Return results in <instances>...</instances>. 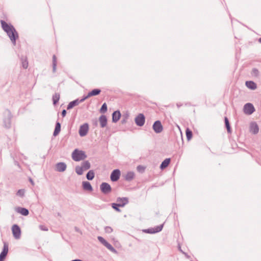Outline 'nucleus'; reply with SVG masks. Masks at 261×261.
<instances>
[{
    "instance_id": "1",
    "label": "nucleus",
    "mask_w": 261,
    "mask_h": 261,
    "mask_svg": "<svg viewBox=\"0 0 261 261\" xmlns=\"http://www.w3.org/2000/svg\"><path fill=\"white\" fill-rule=\"evenodd\" d=\"M0 22L3 31L6 33L12 44L15 45L16 40L18 38L19 36L14 27L11 23H8L4 20H1Z\"/></svg>"
},
{
    "instance_id": "2",
    "label": "nucleus",
    "mask_w": 261,
    "mask_h": 261,
    "mask_svg": "<svg viewBox=\"0 0 261 261\" xmlns=\"http://www.w3.org/2000/svg\"><path fill=\"white\" fill-rule=\"evenodd\" d=\"M87 157L85 152L75 149L72 153V159L75 162H80L84 160Z\"/></svg>"
},
{
    "instance_id": "3",
    "label": "nucleus",
    "mask_w": 261,
    "mask_h": 261,
    "mask_svg": "<svg viewBox=\"0 0 261 261\" xmlns=\"http://www.w3.org/2000/svg\"><path fill=\"white\" fill-rule=\"evenodd\" d=\"M100 190L102 194L107 195L112 192V189L110 184L103 182L100 185Z\"/></svg>"
},
{
    "instance_id": "4",
    "label": "nucleus",
    "mask_w": 261,
    "mask_h": 261,
    "mask_svg": "<svg viewBox=\"0 0 261 261\" xmlns=\"http://www.w3.org/2000/svg\"><path fill=\"white\" fill-rule=\"evenodd\" d=\"M145 122V116L142 113L139 114L135 118V122L138 126L144 125Z\"/></svg>"
},
{
    "instance_id": "5",
    "label": "nucleus",
    "mask_w": 261,
    "mask_h": 261,
    "mask_svg": "<svg viewBox=\"0 0 261 261\" xmlns=\"http://www.w3.org/2000/svg\"><path fill=\"white\" fill-rule=\"evenodd\" d=\"M8 115L3 119L4 126L6 128H10L11 126V119L13 116L10 111H8Z\"/></svg>"
},
{
    "instance_id": "6",
    "label": "nucleus",
    "mask_w": 261,
    "mask_h": 261,
    "mask_svg": "<svg viewBox=\"0 0 261 261\" xmlns=\"http://www.w3.org/2000/svg\"><path fill=\"white\" fill-rule=\"evenodd\" d=\"M12 232L13 237L16 239H19L21 236V229L17 224H14L12 227Z\"/></svg>"
},
{
    "instance_id": "7",
    "label": "nucleus",
    "mask_w": 261,
    "mask_h": 261,
    "mask_svg": "<svg viewBox=\"0 0 261 261\" xmlns=\"http://www.w3.org/2000/svg\"><path fill=\"white\" fill-rule=\"evenodd\" d=\"M89 129V124L88 123H85L81 125L80 127L79 133L81 137H84L88 133Z\"/></svg>"
},
{
    "instance_id": "8",
    "label": "nucleus",
    "mask_w": 261,
    "mask_h": 261,
    "mask_svg": "<svg viewBox=\"0 0 261 261\" xmlns=\"http://www.w3.org/2000/svg\"><path fill=\"white\" fill-rule=\"evenodd\" d=\"M9 251L8 244L4 242L3 250L0 254V261H4Z\"/></svg>"
},
{
    "instance_id": "9",
    "label": "nucleus",
    "mask_w": 261,
    "mask_h": 261,
    "mask_svg": "<svg viewBox=\"0 0 261 261\" xmlns=\"http://www.w3.org/2000/svg\"><path fill=\"white\" fill-rule=\"evenodd\" d=\"M121 172L119 169H114L110 175L111 180L113 182L117 181L120 178Z\"/></svg>"
},
{
    "instance_id": "10",
    "label": "nucleus",
    "mask_w": 261,
    "mask_h": 261,
    "mask_svg": "<svg viewBox=\"0 0 261 261\" xmlns=\"http://www.w3.org/2000/svg\"><path fill=\"white\" fill-rule=\"evenodd\" d=\"M152 129H153L154 132L156 134L161 133L163 130V126L162 124L161 121H155L153 124Z\"/></svg>"
},
{
    "instance_id": "11",
    "label": "nucleus",
    "mask_w": 261,
    "mask_h": 261,
    "mask_svg": "<svg viewBox=\"0 0 261 261\" xmlns=\"http://www.w3.org/2000/svg\"><path fill=\"white\" fill-rule=\"evenodd\" d=\"M164 224L158 225L154 228L145 229L143 231L147 233H155L160 232L163 228Z\"/></svg>"
},
{
    "instance_id": "12",
    "label": "nucleus",
    "mask_w": 261,
    "mask_h": 261,
    "mask_svg": "<svg viewBox=\"0 0 261 261\" xmlns=\"http://www.w3.org/2000/svg\"><path fill=\"white\" fill-rule=\"evenodd\" d=\"M244 111L246 114L251 115L255 111V109L252 103H247L244 105Z\"/></svg>"
},
{
    "instance_id": "13",
    "label": "nucleus",
    "mask_w": 261,
    "mask_h": 261,
    "mask_svg": "<svg viewBox=\"0 0 261 261\" xmlns=\"http://www.w3.org/2000/svg\"><path fill=\"white\" fill-rule=\"evenodd\" d=\"M123 203H111L112 207L117 212H120L121 210L119 208L120 207H124L127 204L126 199H124Z\"/></svg>"
},
{
    "instance_id": "14",
    "label": "nucleus",
    "mask_w": 261,
    "mask_h": 261,
    "mask_svg": "<svg viewBox=\"0 0 261 261\" xmlns=\"http://www.w3.org/2000/svg\"><path fill=\"white\" fill-rule=\"evenodd\" d=\"M112 122L116 123L119 121L121 117V114L119 110H116L113 112L112 114Z\"/></svg>"
},
{
    "instance_id": "15",
    "label": "nucleus",
    "mask_w": 261,
    "mask_h": 261,
    "mask_svg": "<svg viewBox=\"0 0 261 261\" xmlns=\"http://www.w3.org/2000/svg\"><path fill=\"white\" fill-rule=\"evenodd\" d=\"M123 176L125 180L130 182L135 178V174L133 171H128Z\"/></svg>"
},
{
    "instance_id": "16",
    "label": "nucleus",
    "mask_w": 261,
    "mask_h": 261,
    "mask_svg": "<svg viewBox=\"0 0 261 261\" xmlns=\"http://www.w3.org/2000/svg\"><path fill=\"white\" fill-rule=\"evenodd\" d=\"M82 188L84 191L92 192L93 190V187L90 182L83 181L82 182Z\"/></svg>"
},
{
    "instance_id": "17",
    "label": "nucleus",
    "mask_w": 261,
    "mask_h": 261,
    "mask_svg": "<svg viewBox=\"0 0 261 261\" xmlns=\"http://www.w3.org/2000/svg\"><path fill=\"white\" fill-rule=\"evenodd\" d=\"M99 121L100 126L101 128L106 127L108 123V119L107 116L105 115H101L99 117Z\"/></svg>"
},
{
    "instance_id": "18",
    "label": "nucleus",
    "mask_w": 261,
    "mask_h": 261,
    "mask_svg": "<svg viewBox=\"0 0 261 261\" xmlns=\"http://www.w3.org/2000/svg\"><path fill=\"white\" fill-rule=\"evenodd\" d=\"M259 131V127L257 123L255 122H252L250 124V132L253 134H257Z\"/></svg>"
},
{
    "instance_id": "19",
    "label": "nucleus",
    "mask_w": 261,
    "mask_h": 261,
    "mask_svg": "<svg viewBox=\"0 0 261 261\" xmlns=\"http://www.w3.org/2000/svg\"><path fill=\"white\" fill-rule=\"evenodd\" d=\"M61 124L58 120L56 122L55 128L53 133V136L54 137L58 135L61 131Z\"/></svg>"
},
{
    "instance_id": "20",
    "label": "nucleus",
    "mask_w": 261,
    "mask_h": 261,
    "mask_svg": "<svg viewBox=\"0 0 261 261\" xmlns=\"http://www.w3.org/2000/svg\"><path fill=\"white\" fill-rule=\"evenodd\" d=\"M246 86L249 89L255 90L257 88L256 84L252 81H248L245 82Z\"/></svg>"
},
{
    "instance_id": "21",
    "label": "nucleus",
    "mask_w": 261,
    "mask_h": 261,
    "mask_svg": "<svg viewBox=\"0 0 261 261\" xmlns=\"http://www.w3.org/2000/svg\"><path fill=\"white\" fill-rule=\"evenodd\" d=\"M16 211L17 213H20L24 216H27L29 214V210L24 207H18Z\"/></svg>"
},
{
    "instance_id": "22",
    "label": "nucleus",
    "mask_w": 261,
    "mask_h": 261,
    "mask_svg": "<svg viewBox=\"0 0 261 261\" xmlns=\"http://www.w3.org/2000/svg\"><path fill=\"white\" fill-rule=\"evenodd\" d=\"M224 123L228 134H231L232 133V130L229 120L227 117H224Z\"/></svg>"
},
{
    "instance_id": "23",
    "label": "nucleus",
    "mask_w": 261,
    "mask_h": 261,
    "mask_svg": "<svg viewBox=\"0 0 261 261\" xmlns=\"http://www.w3.org/2000/svg\"><path fill=\"white\" fill-rule=\"evenodd\" d=\"M101 91L100 89H94L88 92V97H90L91 96L98 95L100 94Z\"/></svg>"
},
{
    "instance_id": "24",
    "label": "nucleus",
    "mask_w": 261,
    "mask_h": 261,
    "mask_svg": "<svg viewBox=\"0 0 261 261\" xmlns=\"http://www.w3.org/2000/svg\"><path fill=\"white\" fill-rule=\"evenodd\" d=\"M60 98V95L59 93H55V94L53 95L52 99L54 106H56L57 105L59 102Z\"/></svg>"
},
{
    "instance_id": "25",
    "label": "nucleus",
    "mask_w": 261,
    "mask_h": 261,
    "mask_svg": "<svg viewBox=\"0 0 261 261\" xmlns=\"http://www.w3.org/2000/svg\"><path fill=\"white\" fill-rule=\"evenodd\" d=\"M79 104V101H78V98L72 101H70L67 107V110H70L72 109L74 107L77 106Z\"/></svg>"
},
{
    "instance_id": "26",
    "label": "nucleus",
    "mask_w": 261,
    "mask_h": 261,
    "mask_svg": "<svg viewBox=\"0 0 261 261\" xmlns=\"http://www.w3.org/2000/svg\"><path fill=\"white\" fill-rule=\"evenodd\" d=\"M66 169V164H56L55 170L58 172H63Z\"/></svg>"
},
{
    "instance_id": "27",
    "label": "nucleus",
    "mask_w": 261,
    "mask_h": 261,
    "mask_svg": "<svg viewBox=\"0 0 261 261\" xmlns=\"http://www.w3.org/2000/svg\"><path fill=\"white\" fill-rule=\"evenodd\" d=\"M95 173L93 170H89L86 174V178L89 180H92L94 178Z\"/></svg>"
},
{
    "instance_id": "28",
    "label": "nucleus",
    "mask_w": 261,
    "mask_h": 261,
    "mask_svg": "<svg viewBox=\"0 0 261 261\" xmlns=\"http://www.w3.org/2000/svg\"><path fill=\"white\" fill-rule=\"evenodd\" d=\"M186 135L188 141H190L192 139L193 133L189 128H187L186 130Z\"/></svg>"
},
{
    "instance_id": "29",
    "label": "nucleus",
    "mask_w": 261,
    "mask_h": 261,
    "mask_svg": "<svg viewBox=\"0 0 261 261\" xmlns=\"http://www.w3.org/2000/svg\"><path fill=\"white\" fill-rule=\"evenodd\" d=\"M146 166L139 165L137 167L136 170L139 173L142 174L145 172Z\"/></svg>"
},
{
    "instance_id": "30",
    "label": "nucleus",
    "mask_w": 261,
    "mask_h": 261,
    "mask_svg": "<svg viewBox=\"0 0 261 261\" xmlns=\"http://www.w3.org/2000/svg\"><path fill=\"white\" fill-rule=\"evenodd\" d=\"M105 247L108 248L109 250H110L112 252L117 254V251L112 246V245L108 242V243L105 245Z\"/></svg>"
},
{
    "instance_id": "31",
    "label": "nucleus",
    "mask_w": 261,
    "mask_h": 261,
    "mask_svg": "<svg viewBox=\"0 0 261 261\" xmlns=\"http://www.w3.org/2000/svg\"><path fill=\"white\" fill-rule=\"evenodd\" d=\"M57 64V58L56 55H54L53 56V71L54 72H56Z\"/></svg>"
},
{
    "instance_id": "32",
    "label": "nucleus",
    "mask_w": 261,
    "mask_h": 261,
    "mask_svg": "<svg viewBox=\"0 0 261 261\" xmlns=\"http://www.w3.org/2000/svg\"><path fill=\"white\" fill-rule=\"evenodd\" d=\"M75 172L77 174L79 175H81L83 174L84 170L82 167V166H76L75 168Z\"/></svg>"
},
{
    "instance_id": "33",
    "label": "nucleus",
    "mask_w": 261,
    "mask_h": 261,
    "mask_svg": "<svg viewBox=\"0 0 261 261\" xmlns=\"http://www.w3.org/2000/svg\"><path fill=\"white\" fill-rule=\"evenodd\" d=\"M108 110V107L106 102L103 103L100 109V112L101 113H105Z\"/></svg>"
},
{
    "instance_id": "34",
    "label": "nucleus",
    "mask_w": 261,
    "mask_h": 261,
    "mask_svg": "<svg viewBox=\"0 0 261 261\" xmlns=\"http://www.w3.org/2000/svg\"><path fill=\"white\" fill-rule=\"evenodd\" d=\"M98 241L105 246L108 243V241H107L103 237L101 236H98L97 237Z\"/></svg>"
},
{
    "instance_id": "35",
    "label": "nucleus",
    "mask_w": 261,
    "mask_h": 261,
    "mask_svg": "<svg viewBox=\"0 0 261 261\" xmlns=\"http://www.w3.org/2000/svg\"><path fill=\"white\" fill-rule=\"evenodd\" d=\"M124 199H126L127 200V204L128 203L129 200L127 197H118L116 199L117 203H123Z\"/></svg>"
},
{
    "instance_id": "36",
    "label": "nucleus",
    "mask_w": 261,
    "mask_h": 261,
    "mask_svg": "<svg viewBox=\"0 0 261 261\" xmlns=\"http://www.w3.org/2000/svg\"><path fill=\"white\" fill-rule=\"evenodd\" d=\"M113 229L111 226H106L105 227V231L106 233H110L112 232Z\"/></svg>"
},
{
    "instance_id": "37",
    "label": "nucleus",
    "mask_w": 261,
    "mask_h": 261,
    "mask_svg": "<svg viewBox=\"0 0 261 261\" xmlns=\"http://www.w3.org/2000/svg\"><path fill=\"white\" fill-rule=\"evenodd\" d=\"M24 193H25V191L24 189H20L17 192V194L19 195L21 197H24Z\"/></svg>"
},
{
    "instance_id": "38",
    "label": "nucleus",
    "mask_w": 261,
    "mask_h": 261,
    "mask_svg": "<svg viewBox=\"0 0 261 261\" xmlns=\"http://www.w3.org/2000/svg\"><path fill=\"white\" fill-rule=\"evenodd\" d=\"M91 164H82L81 166L84 171L88 170L90 168Z\"/></svg>"
},
{
    "instance_id": "39",
    "label": "nucleus",
    "mask_w": 261,
    "mask_h": 261,
    "mask_svg": "<svg viewBox=\"0 0 261 261\" xmlns=\"http://www.w3.org/2000/svg\"><path fill=\"white\" fill-rule=\"evenodd\" d=\"M251 73L255 76H258L259 74V71L257 68H254L252 69Z\"/></svg>"
},
{
    "instance_id": "40",
    "label": "nucleus",
    "mask_w": 261,
    "mask_h": 261,
    "mask_svg": "<svg viewBox=\"0 0 261 261\" xmlns=\"http://www.w3.org/2000/svg\"><path fill=\"white\" fill-rule=\"evenodd\" d=\"M90 97H88V94L87 95H84L81 99L78 98V101H79V103L83 102L86 99H88Z\"/></svg>"
},
{
    "instance_id": "41",
    "label": "nucleus",
    "mask_w": 261,
    "mask_h": 261,
    "mask_svg": "<svg viewBox=\"0 0 261 261\" xmlns=\"http://www.w3.org/2000/svg\"><path fill=\"white\" fill-rule=\"evenodd\" d=\"M39 228L43 231H47L48 228L44 225H40Z\"/></svg>"
},
{
    "instance_id": "42",
    "label": "nucleus",
    "mask_w": 261,
    "mask_h": 261,
    "mask_svg": "<svg viewBox=\"0 0 261 261\" xmlns=\"http://www.w3.org/2000/svg\"><path fill=\"white\" fill-rule=\"evenodd\" d=\"M169 164H161L160 165V169L161 170H163L164 169L166 168Z\"/></svg>"
},
{
    "instance_id": "43",
    "label": "nucleus",
    "mask_w": 261,
    "mask_h": 261,
    "mask_svg": "<svg viewBox=\"0 0 261 261\" xmlns=\"http://www.w3.org/2000/svg\"><path fill=\"white\" fill-rule=\"evenodd\" d=\"M171 159L170 158H166L161 163H170Z\"/></svg>"
},
{
    "instance_id": "44",
    "label": "nucleus",
    "mask_w": 261,
    "mask_h": 261,
    "mask_svg": "<svg viewBox=\"0 0 261 261\" xmlns=\"http://www.w3.org/2000/svg\"><path fill=\"white\" fill-rule=\"evenodd\" d=\"M127 119V116H124L123 118L121 120V122L122 124H124L126 122V120Z\"/></svg>"
},
{
    "instance_id": "45",
    "label": "nucleus",
    "mask_w": 261,
    "mask_h": 261,
    "mask_svg": "<svg viewBox=\"0 0 261 261\" xmlns=\"http://www.w3.org/2000/svg\"><path fill=\"white\" fill-rule=\"evenodd\" d=\"M67 111L66 110L64 109L61 112V115L62 117H65L66 115Z\"/></svg>"
},
{
    "instance_id": "46",
    "label": "nucleus",
    "mask_w": 261,
    "mask_h": 261,
    "mask_svg": "<svg viewBox=\"0 0 261 261\" xmlns=\"http://www.w3.org/2000/svg\"><path fill=\"white\" fill-rule=\"evenodd\" d=\"M22 66L24 69H27L28 66V62H23L22 63Z\"/></svg>"
},
{
    "instance_id": "47",
    "label": "nucleus",
    "mask_w": 261,
    "mask_h": 261,
    "mask_svg": "<svg viewBox=\"0 0 261 261\" xmlns=\"http://www.w3.org/2000/svg\"><path fill=\"white\" fill-rule=\"evenodd\" d=\"M29 181L30 182H31V184H32V186H34V182L33 181V180L32 179V178H31V177L29 178Z\"/></svg>"
},
{
    "instance_id": "48",
    "label": "nucleus",
    "mask_w": 261,
    "mask_h": 261,
    "mask_svg": "<svg viewBox=\"0 0 261 261\" xmlns=\"http://www.w3.org/2000/svg\"><path fill=\"white\" fill-rule=\"evenodd\" d=\"M71 261H83V260L80 259H75L72 260Z\"/></svg>"
},
{
    "instance_id": "49",
    "label": "nucleus",
    "mask_w": 261,
    "mask_h": 261,
    "mask_svg": "<svg viewBox=\"0 0 261 261\" xmlns=\"http://www.w3.org/2000/svg\"><path fill=\"white\" fill-rule=\"evenodd\" d=\"M82 163H85V164H87V163H89V161H84Z\"/></svg>"
},
{
    "instance_id": "50",
    "label": "nucleus",
    "mask_w": 261,
    "mask_h": 261,
    "mask_svg": "<svg viewBox=\"0 0 261 261\" xmlns=\"http://www.w3.org/2000/svg\"><path fill=\"white\" fill-rule=\"evenodd\" d=\"M258 42L261 43V37L258 39Z\"/></svg>"
},
{
    "instance_id": "51",
    "label": "nucleus",
    "mask_w": 261,
    "mask_h": 261,
    "mask_svg": "<svg viewBox=\"0 0 261 261\" xmlns=\"http://www.w3.org/2000/svg\"><path fill=\"white\" fill-rule=\"evenodd\" d=\"M58 163L62 164V163H63V162H59Z\"/></svg>"
},
{
    "instance_id": "52",
    "label": "nucleus",
    "mask_w": 261,
    "mask_h": 261,
    "mask_svg": "<svg viewBox=\"0 0 261 261\" xmlns=\"http://www.w3.org/2000/svg\"><path fill=\"white\" fill-rule=\"evenodd\" d=\"M180 134L181 135V136H182V134H181V132H180Z\"/></svg>"
}]
</instances>
